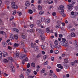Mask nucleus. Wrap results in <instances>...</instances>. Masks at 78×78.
<instances>
[{
  "label": "nucleus",
  "mask_w": 78,
  "mask_h": 78,
  "mask_svg": "<svg viewBox=\"0 0 78 78\" xmlns=\"http://www.w3.org/2000/svg\"><path fill=\"white\" fill-rule=\"evenodd\" d=\"M64 5H62L59 6L58 9L59 10H61V11L60 12V13L62 16L63 17H66V15L64 14Z\"/></svg>",
  "instance_id": "nucleus-1"
},
{
  "label": "nucleus",
  "mask_w": 78,
  "mask_h": 78,
  "mask_svg": "<svg viewBox=\"0 0 78 78\" xmlns=\"http://www.w3.org/2000/svg\"><path fill=\"white\" fill-rule=\"evenodd\" d=\"M68 41H66V42H64L63 41H61L60 43V44L63 46H64L65 47L69 45V43H68Z\"/></svg>",
  "instance_id": "nucleus-2"
},
{
  "label": "nucleus",
  "mask_w": 78,
  "mask_h": 78,
  "mask_svg": "<svg viewBox=\"0 0 78 78\" xmlns=\"http://www.w3.org/2000/svg\"><path fill=\"white\" fill-rule=\"evenodd\" d=\"M50 1L51 2H50L48 1V0H44V3H48V4H51V3H53V1H52V0H50Z\"/></svg>",
  "instance_id": "nucleus-3"
},
{
  "label": "nucleus",
  "mask_w": 78,
  "mask_h": 78,
  "mask_svg": "<svg viewBox=\"0 0 78 78\" xmlns=\"http://www.w3.org/2000/svg\"><path fill=\"white\" fill-rule=\"evenodd\" d=\"M10 69L11 70L12 72H15L16 71V69L14 67V66L12 65L10 66Z\"/></svg>",
  "instance_id": "nucleus-4"
},
{
  "label": "nucleus",
  "mask_w": 78,
  "mask_h": 78,
  "mask_svg": "<svg viewBox=\"0 0 78 78\" xmlns=\"http://www.w3.org/2000/svg\"><path fill=\"white\" fill-rule=\"evenodd\" d=\"M73 7V6L71 4H69L68 5V9L69 10V11H72V10Z\"/></svg>",
  "instance_id": "nucleus-5"
},
{
  "label": "nucleus",
  "mask_w": 78,
  "mask_h": 78,
  "mask_svg": "<svg viewBox=\"0 0 78 78\" xmlns=\"http://www.w3.org/2000/svg\"><path fill=\"white\" fill-rule=\"evenodd\" d=\"M57 66L58 68L61 69H63V66L60 64H58L57 65Z\"/></svg>",
  "instance_id": "nucleus-6"
},
{
  "label": "nucleus",
  "mask_w": 78,
  "mask_h": 78,
  "mask_svg": "<svg viewBox=\"0 0 78 78\" xmlns=\"http://www.w3.org/2000/svg\"><path fill=\"white\" fill-rule=\"evenodd\" d=\"M37 24L38 27H40L41 25V21L39 20H37Z\"/></svg>",
  "instance_id": "nucleus-7"
},
{
  "label": "nucleus",
  "mask_w": 78,
  "mask_h": 78,
  "mask_svg": "<svg viewBox=\"0 0 78 78\" xmlns=\"http://www.w3.org/2000/svg\"><path fill=\"white\" fill-rule=\"evenodd\" d=\"M12 8H13L14 9H17L18 8V6L16 5H12Z\"/></svg>",
  "instance_id": "nucleus-8"
},
{
  "label": "nucleus",
  "mask_w": 78,
  "mask_h": 78,
  "mask_svg": "<svg viewBox=\"0 0 78 78\" xmlns=\"http://www.w3.org/2000/svg\"><path fill=\"white\" fill-rule=\"evenodd\" d=\"M76 63H77V60H76L74 62H72L71 64L72 66H73Z\"/></svg>",
  "instance_id": "nucleus-9"
},
{
  "label": "nucleus",
  "mask_w": 78,
  "mask_h": 78,
  "mask_svg": "<svg viewBox=\"0 0 78 78\" xmlns=\"http://www.w3.org/2000/svg\"><path fill=\"white\" fill-rule=\"evenodd\" d=\"M19 44L17 43H15L14 44L13 47L15 48L16 47H18L19 46Z\"/></svg>",
  "instance_id": "nucleus-10"
},
{
  "label": "nucleus",
  "mask_w": 78,
  "mask_h": 78,
  "mask_svg": "<svg viewBox=\"0 0 78 78\" xmlns=\"http://www.w3.org/2000/svg\"><path fill=\"white\" fill-rule=\"evenodd\" d=\"M50 22V20L49 19H47L45 20V23H48Z\"/></svg>",
  "instance_id": "nucleus-11"
},
{
  "label": "nucleus",
  "mask_w": 78,
  "mask_h": 78,
  "mask_svg": "<svg viewBox=\"0 0 78 78\" xmlns=\"http://www.w3.org/2000/svg\"><path fill=\"white\" fill-rule=\"evenodd\" d=\"M75 33H74V32H73L71 33V37H75Z\"/></svg>",
  "instance_id": "nucleus-12"
},
{
  "label": "nucleus",
  "mask_w": 78,
  "mask_h": 78,
  "mask_svg": "<svg viewBox=\"0 0 78 78\" xmlns=\"http://www.w3.org/2000/svg\"><path fill=\"white\" fill-rule=\"evenodd\" d=\"M8 60L7 59H4L3 61V62L4 63H8Z\"/></svg>",
  "instance_id": "nucleus-13"
},
{
  "label": "nucleus",
  "mask_w": 78,
  "mask_h": 78,
  "mask_svg": "<svg viewBox=\"0 0 78 78\" xmlns=\"http://www.w3.org/2000/svg\"><path fill=\"white\" fill-rule=\"evenodd\" d=\"M30 4L29 3V2H26L25 5L26 6H29Z\"/></svg>",
  "instance_id": "nucleus-14"
},
{
  "label": "nucleus",
  "mask_w": 78,
  "mask_h": 78,
  "mask_svg": "<svg viewBox=\"0 0 78 78\" xmlns=\"http://www.w3.org/2000/svg\"><path fill=\"white\" fill-rule=\"evenodd\" d=\"M13 30L14 31H16L17 33H19V31L18 30V29L16 28H13Z\"/></svg>",
  "instance_id": "nucleus-15"
},
{
  "label": "nucleus",
  "mask_w": 78,
  "mask_h": 78,
  "mask_svg": "<svg viewBox=\"0 0 78 78\" xmlns=\"http://www.w3.org/2000/svg\"><path fill=\"white\" fill-rule=\"evenodd\" d=\"M8 58L11 61H12V62H14V60H13V59H12V58L11 57H9Z\"/></svg>",
  "instance_id": "nucleus-16"
},
{
  "label": "nucleus",
  "mask_w": 78,
  "mask_h": 78,
  "mask_svg": "<svg viewBox=\"0 0 78 78\" xmlns=\"http://www.w3.org/2000/svg\"><path fill=\"white\" fill-rule=\"evenodd\" d=\"M54 44L55 45H58V44H59V43L58 42V41L57 40H55L54 42Z\"/></svg>",
  "instance_id": "nucleus-17"
},
{
  "label": "nucleus",
  "mask_w": 78,
  "mask_h": 78,
  "mask_svg": "<svg viewBox=\"0 0 78 78\" xmlns=\"http://www.w3.org/2000/svg\"><path fill=\"white\" fill-rule=\"evenodd\" d=\"M55 28H61V26L59 25H57L55 26Z\"/></svg>",
  "instance_id": "nucleus-18"
},
{
  "label": "nucleus",
  "mask_w": 78,
  "mask_h": 78,
  "mask_svg": "<svg viewBox=\"0 0 78 78\" xmlns=\"http://www.w3.org/2000/svg\"><path fill=\"white\" fill-rule=\"evenodd\" d=\"M38 9L39 10H42V6L40 5H38Z\"/></svg>",
  "instance_id": "nucleus-19"
},
{
  "label": "nucleus",
  "mask_w": 78,
  "mask_h": 78,
  "mask_svg": "<svg viewBox=\"0 0 78 78\" xmlns=\"http://www.w3.org/2000/svg\"><path fill=\"white\" fill-rule=\"evenodd\" d=\"M31 66L33 67H35V63L33 62L31 63Z\"/></svg>",
  "instance_id": "nucleus-20"
},
{
  "label": "nucleus",
  "mask_w": 78,
  "mask_h": 78,
  "mask_svg": "<svg viewBox=\"0 0 78 78\" xmlns=\"http://www.w3.org/2000/svg\"><path fill=\"white\" fill-rule=\"evenodd\" d=\"M2 44L3 45V47H5L6 46V43L5 42H2Z\"/></svg>",
  "instance_id": "nucleus-21"
},
{
  "label": "nucleus",
  "mask_w": 78,
  "mask_h": 78,
  "mask_svg": "<svg viewBox=\"0 0 78 78\" xmlns=\"http://www.w3.org/2000/svg\"><path fill=\"white\" fill-rule=\"evenodd\" d=\"M16 55L17 57H19V51H16Z\"/></svg>",
  "instance_id": "nucleus-22"
},
{
  "label": "nucleus",
  "mask_w": 78,
  "mask_h": 78,
  "mask_svg": "<svg viewBox=\"0 0 78 78\" xmlns=\"http://www.w3.org/2000/svg\"><path fill=\"white\" fill-rule=\"evenodd\" d=\"M65 62L66 64H67L68 62V58H66L64 59Z\"/></svg>",
  "instance_id": "nucleus-23"
},
{
  "label": "nucleus",
  "mask_w": 78,
  "mask_h": 78,
  "mask_svg": "<svg viewBox=\"0 0 78 78\" xmlns=\"http://www.w3.org/2000/svg\"><path fill=\"white\" fill-rule=\"evenodd\" d=\"M28 12L30 14H32V13H33V11L31 10H30L29 11H28Z\"/></svg>",
  "instance_id": "nucleus-24"
},
{
  "label": "nucleus",
  "mask_w": 78,
  "mask_h": 78,
  "mask_svg": "<svg viewBox=\"0 0 78 78\" xmlns=\"http://www.w3.org/2000/svg\"><path fill=\"white\" fill-rule=\"evenodd\" d=\"M1 58H2V52L0 51V61L1 60Z\"/></svg>",
  "instance_id": "nucleus-25"
},
{
  "label": "nucleus",
  "mask_w": 78,
  "mask_h": 78,
  "mask_svg": "<svg viewBox=\"0 0 78 78\" xmlns=\"http://www.w3.org/2000/svg\"><path fill=\"white\" fill-rule=\"evenodd\" d=\"M22 58H24L25 57H26L27 56V55L26 54H23L22 55Z\"/></svg>",
  "instance_id": "nucleus-26"
},
{
  "label": "nucleus",
  "mask_w": 78,
  "mask_h": 78,
  "mask_svg": "<svg viewBox=\"0 0 78 78\" xmlns=\"http://www.w3.org/2000/svg\"><path fill=\"white\" fill-rule=\"evenodd\" d=\"M40 37H41V39L42 41H44V40H45V38L44 37H42V35H40Z\"/></svg>",
  "instance_id": "nucleus-27"
},
{
  "label": "nucleus",
  "mask_w": 78,
  "mask_h": 78,
  "mask_svg": "<svg viewBox=\"0 0 78 78\" xmlns=\"http://www.w3.org/2000/svg\"><path fill=\"white\" fill-rule=\"evenodd\" d=\"M19 37V35H16L15 36V38L17 40L18 39V37Z\"/></svg>",
  "instance_id": "nucleus-28"
},
{
  "label": "nucleus",
  "mask_w": 78,
  "mask_h": 78,
  "mask_svg": "<svg viewBox=\"0 0 78 78\" xmlns=\"http://www.w3.org/2000/svg\"><path fill=\"white\" fill-rule=\"evenodd\" d=\"M53 78H57V76H56V75H55V73L53 74Z\"/></svg>",
  "instance_id": "nucleus-29"
},
{
  "label": "nucleus",
  "mask_w": 78,
  "mask_h": 78,
  "mask_svg": "<svg viewBox=\"0 0 78 78\" xmlns=\"http://www.w3.org/2000/svg\"><path fill=\"white\" fill-rule=\"evenodd\" d=\"M58 53H59V51L58 50H55L54 51L55 54H57Z\"/></svg>",
  "instance_id": "nucleus-30"
},
{
  "label": "nucleus",
  "mask_w": 78,
  "mask_h": 78,
  "mask_svg": "<svg viewBox=\"0 0 78 78\" xmlns=\"http://www.w3.org/2000/svg\"><path fill=\"white\" fill-rule=\"evenodd\" d=\"M46 30L47 33H50V30L48 28H47Z\"/></svg>",
  "instance_id": "nucleus-31"
},
{
  "label": "nucleus",
  "mask_w": 78,
  "mask_h": 78,
  "mask_svg": "<svg viewBox=\"0 0 78 78\" xmlns=\"http://www.w3.org/2000/svg\"><path fill=\"white\" fill-rule=\"evenodd\" d=\"M45 20V18L44 17H43L41 18V21L42 22H44Z\"/></svg>",
  "instance_id": "nucleus-32"
},
{
  "label": "nucleus",
  "mask_w": 78,
  "mask_h": 78,
  "mask_svg": "<svg viewBox=\"0 0 78 78\" xmlns=\"http://www.w3.org/2000/svg\"><path fill=\"white\" fill-rule=\"evenodd\" d=\"M40 56H41V54H39L37 56V58H39V57H40Z\"/></svg>",
  "instance_id": "nucleus-33"
},
{
  "label": "nucleus",
  "mask_w": 78,
  "mask_h": 78,
  "mask_svg": "<svg viewBox=\"0 0 78 78\" xmlns=\"http://www.w3.org/2000/svg\"><path fill=\"white\" fill-rule=\"evenodd\" d=\"M31 47L32 48H34V44H33V43H32L31 44Z\"/></svg>",
  "instance_id": "nucleus-34"
},
{
  "label": "nucleus",
  "mask_w": 78,
  "mask_h": 78,
  "mask_svg": "<svg viewBox=\"0 0 78 78\" xmlns=\"http://www.w3.org/2000/svg\"><path fill=\"white\" fill-rule=\"evenodd\" d=\"M44 65H48V61H46L44 63Z\"/></svg>",
  "instance_id": "nucleus-35"
},
{
  "label": "nucleus",
  "mask_w": 78,
  "mask_h": 78,
  "mask_svg": "<svg viewBox=\"0 0 78 78\" xmlns=\"http://www.w3.org/2000/svg\"><path fill=\"white\" fill-rule=\"evenodd\" d=\"M56 14V12H52V15L53 16H55Z\"/></svg>",
  "instance_id": "nucleus-36"
},
{
  "label": "nucleus",
  "mask_w": 78,
  "mask_h": 78,
  "mask_svg": "<svg viewBox=\"0 0 78 78\" xmlns=\"http://www.w3.org/2000/svg\"><path fill=\"white\" fill-rule=\"evenodd\" d=\"M44 13V12L43 11H41L40 12H39L40 14H41V15H42V14H43Z\"/></svg>",
  "instance_id": "nucleus-37"
},
{
  "label": "nucleus",
  "mask_w": 78,
  "mask_h": 78,
  "mask_svg": "<svg viewBox=\"0 0 78 78\" xmlns=\"http://www.w3.org/2000/svg\"><path fill=\"white\" fill-rule=\"evenodd\" d=\"M41 73H44L45 72V69H43L41 71Z\"/></svg>",
  "instance_id": "nucleus-38"
},
{
  "label": "nucleus",
  "mask_w": 78,
  "mask_h": 78,
  "mask_svg": "<svg viewBox=\"0 0 78 78\" xmlns=\"http://www.w3.org/2000/svg\"><path fill=\"white\" fill-rule=\"evenodd\" d=\"M47 55H45L44 56L43 59H47Z\"/></svg>",
  "instance_id": "nucleus-39"
},
{
  "label": "nucleus",
  "mask_w": 78,
  "mask_h": 78,
  "mask_svg": "<svg viewBox=\"0 0 78 78\" xmlns=\"http://www.w3.org/2000/svg\"><path fill=\"white\" fill-rule=\"evenodd\" d=\"M30 63H28L27 65V68H30Z\"/></svg>",
  "instance_id": "nucleus-40"
},
{
  "label": "nucleus",
  "mask_w": 78,
  "mask_h": 78,
  "mask_svg": "<svg viewBox=\"0 0 78 78\" xmlns=\"http://www.w3.org/2000/svg\"><path fill=\"white\" fill-rule=\"evenodd\" d=\"M10 37L13 40L14 38V37H13V36H12V34L10 35Z\"/></svg>",
  "instance_id": "nucleus-41"
},
{
  "label": "nucleus",
  "mask_w": 78,
  "mask_h": 78,
  "mask_svg": "<svg viewBox=\"0 0 78 78\" xmlns=\"http://www.w3.org/2000/svg\"><path fill=\"white\" fill-rule=\"evenodd\" d=\"M8 48L9 50H11L12 49L11 47L9 46H8Z\"/></svg>",
  "instance_id": "nucleus-42"
},
{
  "label": "nucleus",
  "mask_w": 78,
  "mask_h": 78,
  "mask_svg": "<svg viewBox=\"0 0 78 78\" xmlns=\"http://www.w3.org/2000/svg\"><path fill=\"white\" fill-rule=\"evenodd\" d=\"M62 41L63 42H66V40L64 38H62Z\"/></svg>",
  "instance_id": "nucleus-43"
},
{
  "label": "nucleus",
  "mask_w": 78,
  "mask_h": 78,
  "mask_svg": "<svg viewBox=\"0 0 78 78\" xmlns=\"http://www.w3.org/2000/svg\"><path fill=\"white\" fill-rule=\"evenodd\" d=\"M20 78H24V77L23 76V75H21L20 76Z\"/></svg>",
  "instance_id": "nucleus-44"
},
{
  "label": "nucleus",
  "mask_w": 78,
  "mask_h": 78,
  "mask_svg": "<svg viewBox=\"0 0 78 78\" xmlns=\"http://www.w3.org/2000/svg\"><path fill=\"white\" fill-rule=\"evenodd\" d=\"M56 72H59L61 71V69H56Z\"/></svg>",
  "instance_id": "nucleus-45"
},
{
  "label": "nucleus",
  "mask_w": 78,
  "mask_h": 78,
  "mask_svg": "<svg viewBox=\"0 0 78 78\" xmlns=\"http://www.w3.org/2000/svg\"><path fill=\"white\" fill-rule=\"evenodd\" d=\"M34 77V76H28V78H33Z\"/></svg>",
  "instance_id": "nucleus-46"
},
{
  "label": "nucleus",
  "mask_w": 78,
  "mask_h": 78,
  "mask_svg": "<svg viewBox=\"0 0 78 78\" xmlns=\"http://www.w3.org/2000/svg\"><path fill=\"white\" fill-rule=\"evenodd\" d=\"M5 32H3V31L1 30L0 31V34H3Z\"/></svg>",
  "instance_id": "nucleus-47"
},
{
  "label": "nucleus",
  "mask_w": 78,
  "mask_h": 78,
  "mask_svg": "<svg viewBox=\"0 0 78 78\" xmlns=\"http://www.w3.org/2000/svg\"><path fill=\"white\" fill-rule=\"evenodd\" d=\"M21 45H22L23 47H25V44H23V42H21Z\"/></svg>",
  "instance_id": "nucleus-48"
},
{
  "label": "nucleus",
  "mask_w": 78,
  "mask_h": 78,
  "mask_svg": "<svg viewBox=\"0 0 78 78\" xmlns=\"http://www.w3.org/2000/svg\"><path fill=\"white\" fill-rule=\"evenodd\" d=\"M41 2H42V1L41 0H38V3L39 4L40 3H41Z\"/></svg>",
  "instance_id": "nucleus-49"
},
{
  "label": "nucleus",
  "mask_w": 78,
  "mask_h": 78,
  "mask_svg": "<svg viewBox=\"0 0 78 78\" xmlns=\"http://www.w3.org/2000/svg\"><path fill=\"white\" fill-rule=\"evenodd\" d=\"M21 37L23 38V39H25V35L21 36Z\"/></svg>",
  "instance_id": "nucleus-50"
},
{
  "label": "nucleus",
  "mask_w": 78,
  "mask_h": 78,
  "mask_svg": "<svg viewBox=\"0 0 78 78\" xmlns=\"http://www.w3.org/2000/svg\"><path fill=\"white\" fill-rule=\"evenodd\" d=\"M24 60V61L25 62H26V61H28V58H27V57H26V58H25V59Z\"/></svg>",
  "instance_id": "nucleus-51"
},
{
  "label": "nucleus",
  "mask_w": 78,
  "mask_h": 78,
  "mask_svg": "<svg viewBox=\"0 0 78 78\" xmlns=\"http://www.w3.org/2000/svg\"><path fill=\"white\" fill-rule=\"evenodd\" d=\"M54 34H55V36L56 37H58V34H57V33L56 32H55Z\"/></svg>",
  "instance_id": "nucleus-52"
},
{
  "label": "nucleus",
  "mask_w": 78,
  "mask_h": 78,
  "mask_svg": "<svg viewBox=\"0 0 78 78\" xmlns=\"http://www.w3.org/2000/svg\"><path fill=\"white\" fill-rule=\"evenodd\" d=\"M34 30L33 29H31L30 30V32H31V33H33V32Z\"/></svg>",
  "instance_id": "nucleus-53"
},
{
  "label": "nucleus",
  "mask_w": 78,
  "mask_h": 78,
  "mask_svg": "<svg viewBox=\"0 0 78 78\" xmlns=\"http://www.w3.org/2000/svg\"><path fill=\"white\" fill-rule=\"evenodd\" d=\"M14 19V17L12 16L11 17L10 19V21H11V20H12Z\"/></svg>",
  "instance_id": "nucleus-54"
},
{
  "label": "nucleus",
  "mask_w": 78,
  "mask_h": 78,
  "mask_svg": "<svg viewBox=\"0 0 78 78\" xmlns=\"http://www.w3.org/2000/svg\"><path fill=\"white\" fill-rule=\"evenodd\" d=\"M18 13L19 14V16H21L22 12H18Z\"/></svg>",
  "instance_id": "nucleus-55"
},
{
  "label": "nucleus",
  "mask_w": 78,
  "mask_h": 78,
  "mask_svg": "<svg viewBox=\"0 0 78 78\" xmlns=\"http://www.w3.org/2000/svg\"><path fill=\"white\" fill-rule=\"evenodd\" d=\"M78 14V12H74V16H77Z\"/></svg>",
  "instance_id": "nucleus-56"
},
{
  "label": "nucleus",
  "mask_w": 78,
  "mask_h": 78,
  "mask_svg": "<svg viewBox=\"0 0 78 78\" xmlns=\"http://www.w3.org/2000/svg\"><path fill=\"white\" fill-rule=\"evenodd\" d=\"M71 14L72 16H74V12H72Z\"/></svg>",
  "instance_id": "nucleus-57"
},
{
  "label": "nucleus",
  "mask_w": 78,
  "mask_h": 78,
  "mask_svg": "<svg viewBox=\"0 0 78 78\" xmlns=\"http://www.w3.org/2000/svg\"><path fill=\"white\" fill-rule=\"evenodd\" d=\"M25 61L24 60H23L22 61V64L23 65L25 64Z\"/></svg>",
  "instance_id": "nucleus-58"
},
{
  "label": "nucleus",
  "mask_w": 78,
  "mask_h": 78,
  "mask_svg": "<svg viewBox=\"0 0 78 78\" xmlns=\"http://www.w3.org/2000/svg\"><path fill=\"white\" fill-rule=\"evenodd\" d=\"M57 23H58V25L61 24V21H58L57 22Z\"/></svg>",
  "instance_id": "nucleus-59"
},
{
  "label": "nucleus",
  "mask_w": 78,
  "mask_h": 78,
  "mask_svg": "<svg viewBox=\"0 0 78 78\" xmlns=\"http://www.w3.org/2000/svg\"><path fill=\"white\" fill-rule=\"evenodd\" d=\"M35 49H36V50H39V47L37 46V47H36Z\"/></svg>",
  "instance_id": "nucleus-60"
},
{
  "label": "nucleus",
  "mask_w": 78,
  "mask_h": 78,
  "mask_svg": "<svg viewBox=\"0 0 78 78\" xmlns=\"http://www.w3.org/2000/svg\"><path fill=\"white\" fill-rule=\"evenodd\" d=\"M75 9H76L77 11H78V7L76 6L75 7Z\"/></svg>",
  "instance_id": "nucleus-61"
},
{
  "label": "nucleus",
  "mask_w": 78,
  "mask_h": 78,
  "mask_svg": "<svg viewBox=\"0 0 78 78\" xmlns=\"http://www.w3.org/2000/svg\"><path fill=\"white\" fill-rule=\"evenodd\" d=\"M34 73L35 75H37V72L35 71H34Z\"/></svg>",
  "instance_id": "nucleus-62"
},
{
  "label": "nucleus",
  "mask_w": 78,
  "mask_h": 78,
  "mask_svg": "<svg viewBox=\"0 0 78 78\" xmlns=\"http://www.w3.org/2000/svg\"><path fill=\"white\" fill-rule=\"evenodd\" d=\"M62 34H60L59 35V37H62Z\"/></svg>",
  "instance_id": "nucleus-63"
},
{
  "label": "nucleus",
  "mask_w": 78,
  "mask_h": 78,
  "mask_svg": "<svg viewBox=\"0 0 78 78\" xmlns=\"http://www.w3.org/2000/svg\"><path fill=\"white\" fill-rule=\"evenodd\" d=\"M44 45H41V47L42 49H44Z\"/></svg>",
  "instance_id": "nucleus-64"
}]
</instances>
